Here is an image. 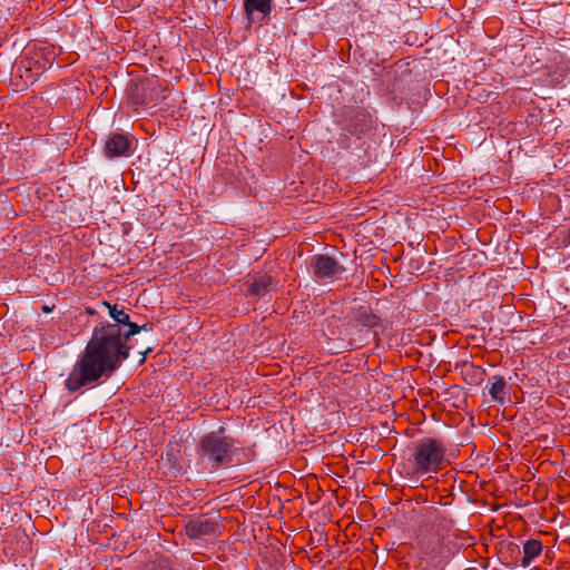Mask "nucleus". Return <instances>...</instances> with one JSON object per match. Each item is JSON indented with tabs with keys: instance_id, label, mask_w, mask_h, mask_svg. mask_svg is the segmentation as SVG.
Returning <instances> with one entry per match:
<instances>
[{
	"instance_id": "f257e3e1",
	"label": "nucleus",
	"mask_w": 570,
	"mask_h": 570,
	"mask_svg": "<svg viewBox=\"0 0 570 570\" xmlns=\"http://www.w3.org/2000/svg\"><path fill=\"white\" fill-rule=\"evenodd\" d=\"M102 305L108 308L115 323L102 322L94 328L91 338L78 355L65 381L69 393L100 385L129 357L131 346L122 341L120 327L128 324L129 314L125 308H118L117 304L111 305L104 301Z\"/></svg>"
},
{
	"instance_id": "f03ea898",
	"label": "nucleus",
	"mask_w": 570,
	"mask_h": 570,
	"mask_svg": "<svg viewBox=\"0 0 570 570\" xmlns=\"http://www.w3.org/2000/svg\"><path fill=\"white\" fill-rule=\"evenodd\" d=\"M448 443L441 438L424 436L409 448L407 475L421 478L435 474L451 463Z\"/></svg>"
},
{
	"instance_id": "7ed1b4c3",
	"label": "nucleus",
	"mask_w": 570,
	"mask_h": 570,
	"mask_svg": "<svg viewBox=\"0 0 570 570\" xmlns=\"http://www.w3.org/2000/svg\"><path fill=\"white\" fill-rule=\"evenodd\" d=\"M238 452L235 439L226 434L223 426L202 436L197 445L199 461L206 463V469L213 471L238 465Z\"/></svg>"
},
{
	"instance_id": "20e7f679",
	"label": "nucleus",
	"mask_w": 570,
	"mask_h": 570,
	"mask_svg": "<svg viewBox=\"0 0 570 570\" xmlns=\"http://www.w3.org/2000/svg\"><path fill=\"white\" fill-rule=\"evenodd\" d=\"M348 345L360 348L371 341L379 340V328L382 327L381 317L367 305L353 307L347 315Z\"/></svg>"
},
{
	"instance_id": "39448f33",
	"label": "nucleus",
	"mask_w": 570,
	"mask_h": 570,
	"mask_svg": "<svg viewBox=\"0 0 570 570\" xmlns=\"http://www.w3.org/2000/svg\"><path fill=\"white\" fill-rule=\"evenodd\" d=\"M166 89L157 79H144L137 83H130L127 94L129 102L138 108L156 106L166 97Z\"/></svg>"
},
{
	"instance_id": "423d86ee",
	"label": "nucleus",
	"mask_w": 570,
	"mask_h": 570,
	"mask_svg": "<svg viewBox=\"0 0 570 570\" xmlns=\"http://www.w3.org/2000/svg\"><path fill=\"white\" fill-rule=\"evenodd\" d=\"M341 117L342 129L358 139L371 131L375 122L373 116L363 107H344Z\"/></svg>"
},
{
	"instance_id": "0eeeda50",
	"label": "nucleus",
	"mask_w": 570,
	"mask_h": 570,
	"mask_svg": "<svg viewBox=\"0 0 570 570\" xmlns=\"http://www.w3.org/2000/svg\"><path fill=\"white\" fill-rule=\"evenodd\" d=\"M220 528L222 525L216 518L199 515L186 522L185 532L189 539L198 540L204 537L219 534Z\"/></svg>"
},
{
	"instance_id": "6e6552de",
	"label": "nucleus",
	"mask_w": 570,
	"mask_h": 570,
	"mask_svg": "<svg viewBox=\"0 0 570 570\" xmlns=\"http://www.w3.org/2000/svg\"><path fill=\"white\" fill-rule=\"evenodd\" d=\"M309 265L313 275L322 281L338 278L345 272L344 266L327 255H314Z\"/></svg>"
},
{
	"instance_id": "1a4fd4ad",
	"label": "nucleus",
	"mask_w": 570,
	"mask_h": 570,
	"mask_svg": "<svg viewBox=\"0 0 570 570\" xmlns=\"http://www.w3.org/2000/svg\"><path fill=\"white\" fill-rule=\"evenodd\" d=\"M132 149V139L130 136L120 132H114L109 136L105 145V154L108 158L129 156Z\"/></svg>"
},
{
	"instance_id": "9d476101",
	"label": "nucleus",
	"mask_w": 570,
	"mask_h": 570,
	"mask_svg": "<svg viewBox=\"0 0 570 570\" xmlns=\"http://www.w3.org/2000/svg\"><path fill=\"white\" fill-rule=\"evenodd\" d=\"M248 292L252 296L261 298L275 288L276 282L271 275H256L246 282Z\"/></svg>"
},
{
	"instance_id": "9b49d317",
	"label": "nucleus",
	"mask_w": 570,
	"mask_h": 570,
	"mask_svg": "<svg viewBox=\"0 0 570 570\" xmlns=\"http://www.w3.org/2000/svg\"><path fill=\"white\" fill-rule=\"evenodd\" d=\"M542 552V543L540 540L530 539L527 540L523 544V558L521 560V566L527 568L531 564L532 560L540 556Z\"/></svg>"
},
{
	"instance_id": "f8f14e48",
	"label": "nucleus",
	"mask_w": 570,
	"mask_h": 570,
	"mask_svg": "<svg viewBox=\"0 0 570 570\" xmlns=\"http://www.w3.org/2000/svg\"><path fill=\"white\" fill-rule=\"evenodd\" d=\"M507 383L503 376H493V382L489 389L492 400L503 403L507 395Z\"/></svg>"
},
{
	"instance_id": "ddd939ff",
	"label": "nucleus",
	"mask_w": 570,
	"mask_h": 570,
	"mask_svg": "<svg viewBox=\"0 0 570 570\" xmlns=\"http://www.w3.org/2000/svg\"><path fill=\"white\" fill-rule=\"evenodd\" d=\"M271 1L272 0H245V12L248 16L252 14L254 11H259L264 14H268L271 12Z\"/></svg>"
},
{
	"instance_id": "4468645a",
	"label": "nucleus",
	"mask_w": 570,
	"mask_h": 570,
	"mask_svg": "<svg viewBox=\"0 0 570 570\" xmlns=\"http://www.w3.org/2000/svg\"><path fill=\"white\" fill-rule=\"evenodd\" d=\"M124 326L128 327V330L125 333H121L122 341L125 342V344H127V341L130 337H132L134 335H136V334H138L140 332V325L131 322L130 318H129L128 320V324H124Z\"/></svg>"
},
{
	"instance_id": "2eb2a0df",
	"label": "nucleus",
	"mask_w": 570,
	"mask_h": 570,
	"mask_svg": "<svg viewBox=\"0 0 570 570\" xmlns=\"http://www.w3.org/2000/svg\"><path fill=\"white\" fill-rule=\"evenodd\" d=\"M337 144L343 149H348L351 147V139L346 134H341Z\"/></svg>"
},
{
	"instance_id": "dca6fc26",
	"label": "nucleus",
	"mask_w": 570,
	"mask_h": 570,
	"mask_svg": "<svg viewBox=\"0 0 570 570\" xmlns=\"http://www.w3.org/2000/svg\"><path fill=\"white\" fill-rule=\"evenodd\" d=\"M509 550L512 552V553H517L519 554L520 553V548L517 543L514 542H510L509 543Z\"/></svg>"
},
{
	"instance_id": "f3484780",
	"label": "nucleus",
	"mask_w": 570,
	"mask_h": 570,
	"mask_svg": "<svg viewBox=\"0 0 570 570\" xmlns=\"http://www.w3.org/2000/svg\"><path fill=\"white\" fill-rule=\"evenodd\" d=\"M154 324L153 323H145L144 325H140V332L141 331H153Z\"/></svg>"
},
{
	"instance_id": "a211bd4d",
	"label": "nucleus",
	"mask_w": 570,
	"mask_h": 570,
	"mask_svg": "<svg viewBox=\"0 0 570 570\" xmlns=\"http://www.w3.org/2000/svg\"><path fill=\"white\" fill-rule=\"evenodd\" d=\"M153 352V348L151 347H148L145 352H142V357L140 360V363H144L145 360H146V356Z\"/></svg>"
},
{
	"instance_id": "6ab92c4d",
	"label": "nucleus",
	"mask_w": 570,
	"mask_h": 570,
	"mask_svg": "<svg viewBox=\"0 0 570 570\" xmlns=\"http://www.w3.org/2000/svg\"><path fill=\"white\" fill-rule=\"evenodd\" d=\"M86 313L89 314V315H94L95 311L91 307H87L86 308Z\"/></svg>"
},
{
	"instance_id": "aec40b11",
	"label": "nucleus",
	"mask_w": 570,
	"mask_h": 570,
	"mask_svg": "<svg viewBox=\"0 0 570 570\" xmlns=\"http://www.w3.org/2000/svg\"><path fill=\"white\" fill-rule=\"evenodd\" d=\"M43 311H45V312H49L50 309H49V307L43 306Z\"/></svg>"
}]
</instances>
